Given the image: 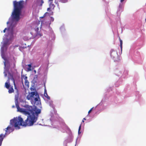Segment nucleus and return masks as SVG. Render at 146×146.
Listing matches in <instances>:
<instances>
[{
  "mask_svg": "<svg viewBox=\"0 0 146 146\" xmlns=\"http://www.w3.org/2000/svg\"><path fill=\"white\" fill-rule=\"evenodd\" d=\"M119 40L120 42V46L121 50V51H122L123 42L122 40L120 38V37L119 38Z\"/></svg>",
  "mask_w": 146,
  "mask_h": 146,
  "instance_id": "ddd939ff",
  "label": "nucleus"
},
{
  "mask_svg": "<svg viewBox=\"0 0 146 146\" xmlns=\"http://www.w3.org/2000/svg\"><path fill=\"white\" fill-rule=\"evenodd\" d=\"M27 99L31 100V103L34 104L35 107L27 106L26 109L20 108L18 102H15L16 106L17 109V111L22 113L26 115H28L27 118L25 121L21 117L15 118L10 120V124L14 127L16 129H19L20 126H31L32 125L36 122L37 120V117L41 112L40 110L37 108L41 107V104L39 94L37 92H31L29 93L27 97Z\"/></svg>",
  "mask_w": 146,
  "mask_h": 146,
  "instance_id": "f257e3e1",
  "label": "nucleus"
},
{
  "mask_svg": "<svg viewBox=\"0 0 146 146\" xmlns=\"http://www.w3.org/2000/svg\"><path fill=\"white\" fill-rule=\"evenodd\" d=\"M4 137L5 136L3 135V134H1L0 135V146H1L2 144V142Z\"/></svg>",
  "mask_w": 146,
  "mask_h": 146,
  "instance_id": "1a4fd4ad",
  "label": "nucleus"
},
{
  "mask_svg": "<svg viewBox=\"0 0 146 146\" xmlns=\"http://www.w3.org/2000/svg\"><path fill=\"white\" fill-rule=\"evenodd\" d=\"M16 89L17 90V91H16L17 94L15 96V100L16 101L15 102H18V98L19 96V93L18 90L17 88V89Z\"/></svg>",
  "mask_w": 146,
  "mask_h": 146,
  "instance_id": "6e6552de",
  "label": "nucleus"
},
{
  "mask_svg": "<svg viewBox=\"0 0 146 146\" xmlns=\"http://www.w3.org/2000/svg\"><path fill=\"white\" fill-rule=\"evenodd\" d=\"M124 0H120V1L121 2H123Z\"/></svg>",
  "mask_w": 146,
  "mask_h": 146,
  "instance_id": "a878e982",
  "label": "nucleus"
},
{
  "mask_svg": "<svg viewBox=\"0 0 146 146\" xmlns=\"http://www.w3.org/2000/svg\"><path fill=\"white\" fill-rule=\"evenodd\" d=\"M83 120H86V119L85 118H84L83 119Z\"/></svg>",
  "mask_w": 146,
  "mask_h": 146,
  "instance_id": "c85d7f7f",
  "label": "nucleus"
},
{
  "mask_svg": "<svg viewBox=\"0 0 146 146\" xmlns=\"http://www.w3.org/2000/svg\"><path fill=\"white\" fill-rule=\"evenodd\" d=\"M34 72H35V73H36V70H35L34 71Z\"/></svg>",
  "mask_w": 146,
  "mask_h": 146,
  "instance_id": "cd10ccee",
  "label": "nucleus"
},
{
  "mask_svg": "<svg viewBox=\"0 0 146 146\" xmlns=\"http://www.w3.org/2000/svg\"><path fill=\"white\" fill-rule=\"evenodd\" d=\"M49 14L50 15H53V12L52 11H50Z\"/></svg>",
  "mask_w": 146,
  "mask_h": 146,
  "instance_id": "aec40b11",
  "label": "nucleus"
},
{
  "mask_svg": "<svg viewBox=\"0 0 146 146\" xmlns=\"http://www.w3.org/2000/svg\"><path fill=\"white\" fill-rule=\"evenodd\" d=\"M22 83L23 84V81H22Z\"/></svg>",
  "mask_w": 146,
  "mask_h": 146,
  "instance_id": "7c9ffc66",
  "label": "nucleus"
},
{
  "mask_svg": "<svg viewBox=\"0 0 146 146\" xmlns=\"http://www.w3.org/2000/svg\"><path fill=\"white\" fill-rule=\"evenodd\" d=\"M24 78L25 80V84L26 87L28 88L29 87V82L27 80V76H24Z\"/></svg>",
  "mask_w": 146,
  "mask_h": 146,
  "instance_id": "0eeeda50",
  "label": "nucleus"
},
{
  "mask_svg": "<svg viewBox=\"0 0 146 146\" xmlns=\"http://www.w3.org/2000/svg\"><path fill=\"white\" fill-rule=\"evenodd\" d=\"M4 76L5 77H6L7 76V72L5 71L4 72Z\"/></svg>",
  "mask_w": 146,
  "mask_h": 146,
  "instance_id": "6ab92c4d",
  "label": "nucleus"
},
{
  "mask_svg": "<svg viewBox=\"0 0 146 146\" xmlns=\"http://www.w3.org/2000/svg\"><path fill=\"white\" fill-rule=\"evenodd\" d=\"M49 1L50 2V6L52 5L53 7H55L54 5L52 4V2H53V0H49Z\"/></svg>",
  "mask_w": 146,
  "mask_h": 146,
  "instance_id": "4468645a",
  "label": "nucleus"
},
{
  "mask_svg": "<svg viewBox=\"0 0 146 146\" xmlns=\"http://www.w3.org/2000/svg\"><path fill=\"white\" fill-rule=\"evenodd\" d=\"M81 124L79 128V129H78V133L79 134H80V133H81V132L80 131L81 129Z\"/></svg>",
  "mask_w": 146,
  "mask_h": 146,
  "instance_id": "dca6fc26",
  "label": "nucleus"
},
{
  "mask_svg": "<svg viewBox=\"0 0 146 146\" xmlns=\"http://www.w3.org/2000/svg\"><path fill=\"white\" fill-rule=\"evenodd\" d=\"M48 13H47V12H46V13H44V15H43V16L42 17H40V18H43L44 17L46 16V14H48Z\"/></svg>",
  "mask_w": 146,
  "mask_h": 146,
  "instance_id": "a211bd4d",
  "label": "nucleus"
},
{
  "mask_svg": "<svg viewBox=\"0 0 146 146\" xmlns=\"http://www.w3.org/2000/svg\"><path fill=\"white\" fill-rule=\"evenodd\" d=\"M93 108H91L88 111V113L89 114L91 112V111H92V110L93 109Z\"/></svg>",
  "mask_w": 146,
  "mask_h": 146,
  "instance_id": "412c9836",
  "label": "nucleus"
},
{
  "mask_svg": "<svg viewBox=\"0 0 146 146\" xmlns=\"http://www.w3.org/2000/svg\"><path fill=\"white\" fill-rule=\"evenodd\" d=\"M44 96L48 100H50V97L48 95L46 91L45 90L44 93Z\"/></svg>",
  "mask_w": 146,
  "mask_h": 146,
  "instance_id": "f8f14e48",
  "label": "nucleus"
},
{
  "mask_svg": "<svg viewBox=\"0 0 146 146\" xmlns=\"http://www.w3.org/2000/svg\"><path fill=\"white\" fill-rule=\"evenodd\" d=\"M15 106L14 105H13L12 106V108H15Z\"/></svg>",
  "mask_w": 146,
  "mask_h": 146,
  "instance_id": "393cba45",
  "label": "nucleus"
},
{
  "mask_svg": "<svg viewBox=\"0 0 146 146\" xmlns=\"http://www.w3.org/2000/svg\"><path fill=\"white\" fill-rule=\"evenodd\" d=\"M12 131L11 127L8 126L5 129V135L3 134V135L5 136V137L6 135L9 134Z\"/></svg>",
  "mask_w": 146,
  "mask_h": 146,
  "instance_id": "39448f33",
  "label": "nucleus"
},
{
  "mask_svg": "<svg viewBox=\"0 0 146 146\" xmlns=\"http://www.w3.org/2000/svg\"><path fill=\"white\" fill-rule=\"evenodd\" d=\"M110 56L114 60V58L118 56L117 52L114 50L113 49H112L110 51Z\"/></svg>",
  "mask_w": 146,
  "mask_h": 146,
  "instance_id": "20e7f679",
  "label": "nucleus"
},
{
  "mask_svg": "<svg viewBox=\"0 0 146 146\" xmlns=\"http://www.w3.org/2000/svg\"><path fill=\"white\" fill-rule=\"evenodd\" d=\"M14 9L12 13V17L13 19L18 21L20 19V15L21 11L23 7L22 1L17 2L16 1L13 2Z\"/></svg>",
  "mask_w": 146,
  "mask_h": 146,
  "instance_id": "f03ea898",
  "label": "nucleus"
},
{
  "mask_svg": "<svg viewBox=\"0 0 146 146\" xmlns=\"http://www.w3.org/2000/svg\"><path fill=\"white\" fill-rule=\"evenodd\" d=\"M9 44H8V42L7 41L4 42L3 44V46L1 48V52H3L4 48L5 47H7V46Z\"/></svg>",
  "mask_w": 146,
  "mask_h": 146,
  "instance_id": "423d86ee",
  "label": "nucleus"
},
{
  "mask_svg": "<svg viewBox=\"0 0 146 146\" xmlns=\"http://www.w3.org/2000/svg\"><path fill=\"white\" fill-rule=\"evenodd\" d=\"M8 79L7 80V82H9L10 80H12L13 82L15 89H17V87L15 83V81L13 78V75L12 74H11L10 72H9L8 73Z\"/></svg>",
  "mask_w": 146,
  "mask_h": 146,
  "instance_id": "7ed1b4c3",
  "label": "nucleus"
},
{
  "mask_svg": "<svg viewBox=\"0 0 146 146\" xmlns=\"http://www.w3.org/2000/svg\"><path fill=\"white\" fill-rule=\"evenodd\" d=\"M50 9V8H48L47 9V11H48Z\"/></svg>",
  "mask_w": 146,
  "mask_h": 146,
  "instance_id": "b1692460",
  "label": "nucleus"
},
{
  "mask_svg": "<svg viewBox=\"0 0 146 146\" xmlns=\"http://www.w3.org/2000/svg\"><path fill=\"white\" fill-rule=\"evenodd\" d=\"M29 68H28V71H31V64H29L28 65Z\"/></svg>",
  "mask_w": 146,
  "mask_h": 146,
  "instance_id": "2eb2a0df",
  "label": "nucleus"
},
{
  "mask_svg": "<svg viewBox=\"0 0 146 146\" xmlns=\"http://www.w3.org/2000/svg\"><path fill=\"white\" fill-rule=\"evenodd\" d=\"M36 30H37L38 31V28H36Z\"/></svg>",
  "mask_w": 146,
  "mask_h": 146,
  "instance_id": "bb28decb",
  "label": "nucleus"
},
{
  "mask_svg": "<svg viewBox=\"0 0 146 146\" xmlns=\"http://www.w3.org/2000/svg\"><path fill=\"white\" fill-rule=\"evenodd\" d=\"M11 85L10 84L9 82H6L5 84V86L6 87L7 89L9 88L11 86Z\"/></svg>",
  "mask_w": 146,
  "mask_h": 146,
  "instance_id": "9b49d317",
  "label": "nucleus"
},
{
  "mask_svg": "<svg viewBox=\"0 0 146 146\" xmlns=\"http://www.w3.org/2000/svg\"><path fill=\"white\" fill-rule=\"evenodd\" d=\"M82 122H84V120H82Z\"/></svg>",
  "mask_w": 146,
  "mask_h": 146,
  "instance_id": "c756f323",
  "label": "nucleus"
},
{
  "mask_svg": "<svg viewBox=\"0 0 146 146\" xmlns=\"http://www.w3.org/2000/svg\"><path fill=\"white\" fill-rule=\"evenodd\" d=\"M50 21L51 22H52L54 21V18L52 17H50Z\"/></svg>",
  "mask_w": 146,
  "mask_h": 146,
  "instance_id": "f3484780",
  "label": "nucleus"
},
{
  "mask_svg": "<svg viewBox=\"0 0 146 146\" xmlns=\"http://www.w3.org/2000/svg\"><path fill=\"white\" fill-rule=\"evenodd\" d=\"M41 5L42 6V4L44 3V2L43 0H41Z\"/></svg>",
  "mask_w": 146,
  "mask_h": 146,
  "instance_id": "5701e85b",
  "label": "nucleus"
},
{
  "mask_svg": "<svg viewBox=\"0 0 146 146\" xmlns=\"http://www.w3.org/2000/svg\"><path fill=\"white\" fill-rule=\"evenodd\" d=\"M8 89V92L9 94H11L14 92V90L13 88V86H11Z\"/></svg>",
  "mask_w": 146,
  "mask_h": 146,
  "instance_id": "9d476101",
  "label": "nucleus"
},
{
  "mask_svg": "<svg viewBox=\"0 0 146 146\" xmlns=\"http://www.w3.org/2000/svg\"><path fill=\"white\" fill-rule=\"evenodd\" d=\"M8 30V29H7V28H5L3 31V32L4 33H5L6 32V30Z\"/></svg>",
  "mask_w": 146,
  "mask_h": 146,
  "instance_id": "4be33fe9",
  "label": "nucleus"
}]
</instances>
